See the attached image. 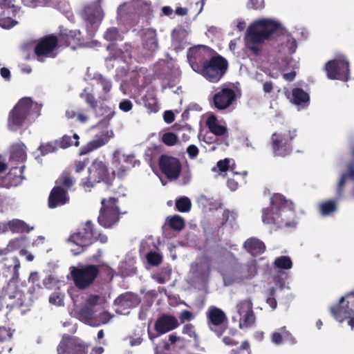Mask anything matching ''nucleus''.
Wrapping results in <instances>:
<instances>
[{"label":"nucleus","instance_id":"obj_1","mask_svg":"<svg viewBox=\"0 0 354 354\" xmlns=\"http://www.w3.org/2000/svg\"><path fill=\"white\" fill-rule=\"evenodd\" d=\"M277 32L281 33L279 52L284 55V59L295 53L297 48V41L281 24L272 19L264 18L254 21L249 26L245 36V47L254 55H257L261 50L262 44L270 36Z\"/></svg>","mask_w":354,"mask_h":354},{"label":"nucleus","instance_id":"obj_2","mask_svg":"<svg viewBox=\"0 0 354 354\" xmlns=\"http://www.w3.org/2000/svg\"><path fill=\"white\" fill-rule=\"evenodd\" d=\"M262 221L266 224L279 227L295 226V214L292 203L281 194L273 195L270 198V206L262 211Z\"/></svg>","mask_w":354,"mask_h":354},{"label":"nucleus","instance_id":"obj_3","mask_svg":"<svg viewBox=\"0 0 354 354\" xmlns=\"http://www.w3.org/2000/svg\"><path fill=\"white\" fill-rule=\"evenodd\" d=\"M41 105L30 97L21 98L10 111L8 128L17 131L26 123L31 122L40 115Z\"/></svg>","mask_w":354,"mask_h":354},{"label":"nucleus","instance_id":"obj_4","mask_svg":"<svg viewBox=\"0 0 354 354\" xmlns=\"http://www.w3.org/2000/svg\"><path fill=\"white\" fill-rule=\"evenodd\" d=\"M227 67V63L225 59L214 55L196 72L209 82H217L225 73Z\"/></svg>","mask_w":354,"mask_h":354},{"label":"nucleus","instance_id":"obj_5","mask_svg":"<svg viewBox=\"0 0 354 354\" xmlns=\"http://www.w3.org/2000/svg\"><path fill=\"white\" fill-rule=\"evenodd\" d=\"M327 77L330 80L348 81L349 79V63L341 55L328 61L325 65Z\"/></svg>","mask_w":354,"mask_h":354},{"label":"nucleus","instance_id":"obj_6","mask_svg":"<svg viewBox=\"0 0 354 354\" xmlns=\"http://www.w3.org/2000/svg\"><path fill=\"white\" fill-rule=\"evenodd\" d=\"M88 177L86 181L83 182L84 187L87 188L92 187L95 183L102 181L109 187L113 178V176L108 173L106 166L102 161H94L88 167Z\"/></svg>","mask_w":354,"mask_h":354},{"label":"nucleus","instance_id":"obj_7","mask_svg":"<svg viewBox=\"0 0 354 354\" xmlns=\"http://www.w3.org/2000/svg\"><path fill=\"white\" fill-rule=\"evenodd\" d=\"M71 274L77 287L84 289L93 282L98 274V269L93 265L71 267Z\"/></svg>","mask_w":354,"mask_h":354},{"label":"nucleus","instance_id":"obj_8","mask_svg":"<svg viewBox=\"0 0 354 354\" xmlns=\"http://www.w3.org/2000/svg\"><path fill=\"white\" fill-rule=\"evenodd\" d=\"M102 208L98 216L99 223L104 227H110L119 220V208L115 198L102 200Z\"/></svg>","mask_w":354,"mask_h":354},{"label":"nucleus","instance_id":"obj_9","mask_svg":"<svg viewBox=\"0 0 354 354\" xmlns=\"http://www.w3.org/2000/svg\"><path fill=\"white\" fill-rule=\"evenodd\" d=\"M84 303L77 314V317L82 322L91 321L96 313L95 308L102 306L107 301L104 295H89L84 299Z\"/></svg>","mask_w":354,"mask_h":354},{"label":"nucleus","instance_id":"obj_10","mask_svg":"<svg viewBox=\"0 0 354 354\" xmlns=\"http://www.w3.org/2000/svg\"><path fill=\"white\" fill-rule=\"evenodd\" d=\"M214 55V52L211 48L200 45L189 48L187 59L191 67L196 72Z\"/></svg>","mask_w":354,"mask_h":354},{"label":"nucleus","instance_id":"obj_11","mask_svg":"<svg viewBox=\"0 0 354 354\" xmlns=\"http://www.w3.org/2000/svg\"><path fill=\"white\" fill-rule=\"evenodd\" d=\"M93 238V233L92 232L91 223L88 221L85 227L77 233L72 234L68 239V243L77 248H71V250L74 255L80 254L84 248L90 245Z\"/></svg>","mask_w":354,"mask_h":354},{"label":"nucleus","instance_id":"obj_12","mask_svg":"<svg viewBox=\"0 0 354 354\" xmlns=\"http://www.w3.org/2000/svg\"><path fill=\"white\" fill-rule=\"evenodd\" d=\"M295 136V131L273 133L272 147L274 156L283 157L288 155L291 151L290 142Z\"/></svg>","mask_w":354,"mask_h":354},{"label":"nucleus","instance_id":"obj_13","mask_svg":"<svg viewBox=\"0 0 354 354\" xmlns=\"http://www.w3.org/2000/svg\"><path fill=\"white\" fill-rule=\"evenodd\" d=\"M58 354H86L87 347L75 337L64 336L57 346Z\"/></svg>","mask_w":354,"mask_h":354},{"label":"nucleus","instance_id":"obj_14","mask_svg":"<svg viewBox=\"0 0 354 354\" xmlns=\"http://www.w3.org/2000/svg\"><path fill=\"white\" fill-rule=\"evenodd\" d=\"M208 326L217 335L223 334L226 328L227 319L225 314L219 308L211 307L207 312Z\"/></svg>","mask_w":354,"mask_h":354},{"label":"nucleus","instance_id":"obj_15","mask_svg":"<svg viewBox=\"0 0 354 354\" xmlns=\"http://www.w3.org/2000/svg\"><path fill=\"white\" fill-rule=\"evenodd\" d=\"M134 156L117 150L113 153L112 176L122 177L129 167H133Z\"/></svg>","mask_w":354,"mask_h":354},{"label":"nucleus","instance_id":"obj_16","mask_svg":"<svg viewBox=\"0 0 354 354\" xmlns=\"http://www.w3.org/2000/svg\"><path fill=\"white\" fill-rule=\"evenodd\" d=\"M14 1L15 0H0V26L3 28H10L17 24L10 17V15L17 11Z\"/></svg>","mask_w":354,"mask_h":354},{"label":"nucleus","instance_id":"obj_17","mask_svg":"<svg viewBox=\"0 0 354 354\" xmlns=\"http://www.w3.org/2000/svg\"><path fill=\"white\" fill-rule=\"evenodd\" d=\"M84 19L87 21L91 27L88 26V31L93 32L102 21L104 14L99 3H95L85 8L83 13Z\"/></svg>","mask_w":354,"mask_h":354},{"label":"nucleus","instance_id":"obj_18","mask_svg":"<svg viewBox=\"0 0 354 354\" xmlns=\"http://www.w3.org/2000/svg\"><path fill=\"white\" fill-rule=\"evenodd\" d=\"M236 100L235 91L230 88H221L214 95L213 102L215 107L224 110L232 106Z\"/></svg>","mask_w":354,"mask_h":354},{"label":"nucleus","instance_id":"obj_19","mask_svg":"<svg viewBox=\"0 0 354 354\" xmlns=\"http://www.w3.org/2000/svg\"><path fill=\"white\" fill-rule=\"evenodd\" d=\"M57 39L54 36L44 38L35 47V53L39 61H43L44 57H54L56 55Z\"/></svg>","mask_w":354,"mask_h":354},{"label":"nucleus","instance_id":"obj_20","mask_svg":"<svg viewBox=\"0 0 354 354\" xmlns=\"http://www.w3.org/2000/svg\"><path fill=\"white\" fill-rule=\"evenodd\" d=\"M344 299L345 297H342L338 305L336 307L330 308V312L337 322L346 321L348 326L353 330L354 328V311L343 305Z\"/></svg>","mask_w":354,"mask_h":354},{"label":"nucleus","instance_id":"obj_21","mask_svg":"<svg viewBox=\"0 0 354 354\" xmlns=\"http://www.w3.org/2000/svg\"><path fill=\"white\" fill-rule=\"evenodd\" d=\"M140 303L138 296L131 292H126L120 295L115 300V312L120 315H128L130 308H134Z\"/></svg>","mask_w":354,"mask_h":354},{"label":"nucleus","instance_id":"obj_22","mask_svg":"<svg viewBox=\"0 0 354 354\" xmlns=\"http://www.w3.org/2000/svg\"><path fill=\"white\" fill-rule=\"evenodd\" d=\"M160 167L162 171L171 180L176 179L180 172V164L178 159L163 156L160 160Z\"/></svg>","mask_w":354,"mask_h":354},{"label":"nucleus","instance_id":"obj_23","mask_svg":"<svg viewBox=\"0 0 354 354\" xmlns=\"http://www.w3.org/2000/svg\"><path fill=\"white\" fill-rule=\"evenodd\" d=\"M244 268H236L222 272L225 283H230L233 281H239L243 279L250 278L256 273V266L252 265L248 273L243 272Z\"/></svg>","mask_w":354,"mask_h":354},{"label":"nucleus","instance_id":"obj_24","mask_svg":"<svg viewBox=\"0 0 354 354\" xmlns=\"http://www.w3.org/2000/svg\"><path fill=\"white\" fill-rule=\"evenodd\" d=\"M210 272V263L208 259L202 258L192 266L191 273L198 281H205Z\"/></svg>","mask_w":354,"mask_h":354},{"label":"nucleus","instance_id":"obj_25","mask_svg":"<svg viewBox=\"0 0 354 354\" xmlns=\"http://www.w3.org/2000/svg\"><path fill=\"white\" fill-rule=\"evenodd\" d=\"M178 325V319L175 317L165 315L156 320L155 330L162 335L176 328Z\"/></svg>","mask_w":354,"mask_h":354},{"label":"nucleus","instance_id":"obj_26","mask_svg":"<svg viewBox=\"0 0 354 354\" xmlns=\"http://www.w3.org/2000/svg\"><path fill=\"white\" fill-rule=\"evenodd\" d=\"M142 47L149 53L156 51L158 41L156 31L151 28L144 30L142 33Z\"/></svg>","mask_w":354,"mask_h":354},{"label":"nucleus","instance_id":"obj_27","mask_svg":"<svg viewBox=\"0 0 354 354\" xmlns=\"http://www.w3.org/2000/svg\"><path fill=\"white\" fill-rule=\"evenodd\" d=\"M205 123L210 132L217 136H223L227 133L226 122L223 120H218L214 114L207 116Z\"/></svg>","mask_w":354,"mask_h":354},{"label":"nucleus","instance_id":"obj_28","mask_svg":"<svg viewBox=\"0 0 354 354\" xmlns=\"http://www.w3.org/2000/svg\"><path fill=\"white\" fill-rule=\"evenodd\" d=\"M68 201L66 191L61 187L56 186L53 189L48 198V206L50 208H55L66 204Z\"/></svg>","mask_w":354,"mask_h":354},{"label":"nucleus","instance_id":"obj_29","mask_svg":"<svg viewBox=\"0 0 354 354\" xmlns=\"http://www.w3.org/2000/svg\"><path fill=\"white\" fill-rule=\"evenodd\" d=\"M288 97L292 103L298 106L299 109L306 108L309 104V95L301 88H293Z\"/></svg>","mask_w":354,"mask_h":354},{"label":"nucleus","instance_id":"obj_30","mask_svg":"<svg viewBox=\"0 0 354 354\" xmlns=\"http://www.w3.org/2000/svg\"><path fill=\"white\" fill-rule=\"evenodd\" d=\"M271 341L273 344L277 345H279L283 342H287L292 344L296 343L295 337L285 327H281L274 331L272 335Z\"/></svg>","mask_w":354,"mask_h":354},{"label":"nucleus","instance_id":"obj_31","mask_svg":"<svg viewBox=\"0 0 354 354\" xmlns=\"http://www.w3.org/2000/svg\"><path fill=\"white\" fill-rule=\"evenodd\" d=\"M97 84L102 87V91L99 95V99L102 101H106L110 99V91L112 88L111 81L101 75L95 76Z\"/></svg>","mask_w":354,"mask_h":354},{"label":"nucleus","instance_id":"obj_32","mask_svg":"<svg viewBox=\"0 0 354 354\" xmlns=\"http://www.w3.org/2000/svg\"><path fill=\"white\" fill-rule=\"evenodd\" d=\"M23 3L28 7H36L39 6H53L58 9L65 11L68 3L65 0H60L58 3L49 2L48 0H22Z\"/></svg>","mask_w":354,"mask_h":354},{"label":"nucleus","instance_id":"obj_33","mask_svg":"<svg viewBox=\"0 0 354 354\" xmlns=\"http://www.w3.org/2000/svg\"><path fill=\"white\" fill-rule=\"evenodd\" d=\"M243 245L245 250L252 255L263 253L266 248L264 243L255 238L248 239Z\"/></svg>","mask_w":354,"mask_h":354},{"label":"nucleus","instance_id":"obj_34","mask_svg":"<svg viewBox=\"0 0 354 354\" xmlns=\"http://www.w3.org/2000/svg\"><path fill=\"white\" fill-rule=\"evenodd\" d=\"M10 159L15 162H22L26 159V147L19 142L12 146L10 149Z\"/></svg>","mask_w":354,"mask_h":354},{"label":"nucleus","instance_id":"obj_35","mask_svg":"<svg viewBox=\"0 0 354 354\" xmlns=\"http://www.w3.org/2000/svg\"><path fill=\"white\" fill-rule=\"evenodd\" d=\"M110 138L111 136H109L108 134H104L100 137L96 138L95 139L89 142L84 148H82L81 154L88 153L102 147L109 142Z\"/></svg>","mask_w":354,"mask_h":354},{"label":"nucleus","instance_id":"obj_36","mask_svg":"<svg viewBox=\"0 0 354 354\" xmlns=\"http://www.w3.org/2000/svg\"><path fill=\"white\" fill-rule=\"evenodd\" d=\"M298 67V62L297 60L294 59L293 58H288L286 57V59L283 61L282 63V70L285 71L287 69L292 68V71L290 73H283V78L287 81H292L294 80L296 72L295 69Z\"/></svg>","mask_w":354,"mask_h":354},{"label":"nucleus","instance_id":"obj_37","mask_svg":"<svg viewBox=\"0 0 354 354\" xmlns=\"http://www.w3.org/2000/svg\"><path fill=\"white\" fill-rule=\"evenodd\" d=\"M144 105L149 113H157L159 110L157 99L153 91H148L144 97Z\"/></svg>","mask_w":354,"mask_h":354},{"label":"nucleus","instance_id":"obj_38","mask_svg":"<svg viewBox=\"0 0 354 354\" xmlns=\"http://www.w3.org/2000/svg\"><path fill=\"white\" fill-rule=\"evenodd\" d=\"M234 164L233 160L230 158H225L223 160H219L217 162L216 167L212 168V171H215L218 169L221 172H225L230 170V172L232 176H239V174L234 171Z\"/></svg>","mask_w":354,"mask_h":354},{"label":"nucleus","instance_id":"obj_39","mask_svg":"<svg viewBox=\"0 0 354 354\" xmlns=\"http://www.w3.org/2000/svg\"><path fill=\"white\" fill-rule=\"evenodd\" d=\"M8 223L9 230L16 233L28 232L33 229V227H29L24 221L13 219Z\"/></svg>","mask_w":354,"mask_h":354},{"label":"nucleus","instance_id":"obj_40","mask_svg":"<svg viewBox=\"0 0 354 354\" xmlns=\"http://www.w3.org/2000/svg\"><path fill=\"white\" fill-rule=\"evenodd\" d=\"M233 321L239 322V326L241 329H245L251 327L255 322L254 314H248L239 316H233Z\"/></svg>","mask_w":354,"mask_h":354},{"label":"nucleus","instance_id":"obj_41","mask_svg":"<svg viewBox=\"0 0 354 354\" xmlns=\"http://www.w3.org/2000/svg\"><path fill=\"white\" fill-rule=\"evenodd\" d=\"M319 212L322 216H329L337 209V201H326L319 205Z\"/></svg>","mask_w":354,"mask_h":354},{"label":"nucleus","instance_id":"obj_42","mask_svg":"<svg viewBox=\"0 0 354 354\" xmlns=\"http://www.w3.org/2000/svg\"><path fill=\"white\" fill-rule=\"evenodd\" d=\"M254 314L252 303L250 299H244L239 301L236 306V314L234 316Z\"/></svg>","mask_w":354,"mask_h":354},{"label":"nucleus","instance_id":"obj_43","mask_svg":"<svg viewBox=\"0 0 354 354\" xmlns=\"http://www.w3.org/2000/svg\"><path fill=\"white\" fill-rule=\"evenodd\" d=\"M112 317L113 315H111L109 312L104 311L97 316L95 314L93 317H91V321L85 322L84 323L93 326H97L100 324L108 323L112 319Z\"/></svg>","mask_w":354,"mask_h":354},{"label":"nucleus","instance_id":"obj_44","mask_svg":"<svg viewBox=\"0 0 354 354\" xmlns=\"http://www.w3.org/2000/svg\"><path fill=\"white\" fill-rule=\"evenodd\" d=\"M351 153L352 156V162L351 165H348V174H342L340 178V180L338 183V191L339 192H341V189L343 187V185L345 183V181L348 177H350L352 179H354V145L352 146L351 149Z\"/></svg>","mask_w":354,"mask_h":354},{"label":"nucleus","instance_id":"obj_45","mask_svg":"<svg viewBox=\"0 0 354 354\" xmlns=\"http://www.w3.org/2000/svg\"><path fill=\"white\" fill-rule=\"evenodd\" d=\"M292 263L290 257L282 256L277 258L274 261V268L280 270H289L292 268Z\"/></svg>","mask_w":354,"mask_h":354},{"label":"nucleus","instance_id":"obj_46","mask_svg":"<svg viewBox=\"0 0 354 354\" xmlns=\"http://www.w3.org/2000/svg\"><path fill=\"white\" fill-rule=\"evenodd\" d=\"M64 293L59 289L53 292L49 297V302L50 304L56 306H64Z\"/></svg>","mask_w":354,"mask_h":354},{"label":"nucleus","instance_id":"obj_47","mask_svg":"<svg viewBox=\"0 0 354 354\" xmlns=\"http://www.w3.org/2000/svg\"><path fill=\"white\" fill-rule=\"evenodd\" d=\"M73 139L75 140L74 142L72 141L71 138L68 136H64L60 140H58L59 147L62 149H66L70 146L79 145V136L77 134L75 133L73 136Z\"/></svg>","mask_w":354,"mask_h":354},{"label":"nucleus","instance_id":"obj_48","mask_svg":"<svg viewBox=\"0 0 354 354\" xmlns=\"http://www.w3.org/2000/svg\"><path fill=\"white\" fill-rule=\"evenodd\" d=\"M169 226L176 230H181L185 226V221L180 216H173L167 218Z\"/></svg>","mask_w":354,"mask_h":354},{"label":"nucleus","instance_id":"obj_49","mask_svg":"<svg viewBox=\"0 0 354 354\" xmlns=\"http://www.w3.org/2000/svg\"><path fill=\"white\" fill-rule=\"evenodd\" d=\"M58 147H59L58 145V140H54L46 144H41L39 147V150L43 155H45L51 152H54L57 149Z\"/></svg>","mask_w":354,"mask_h":354},{"label":"nucleus","instance_id":"obj_50","mask_svg":"<svg viewBox=\"0 0 354 354\" xmlns=\"http://www.w3.org/2000/svg\"><path fill=\"white\" fill-rule=\"evenodd\" d=\"M176 206L178 211L182 212H187L190 210L192 203L188 198L181 197L176 201Z\"/></svg>","mask_w":354,"mask_h":354},{"label":"nucleus","instance_id":"obj_51","mask_svg":"<svg viewBox=\"0 0 354 354\" xmlns=\"http://www.w3.org/2000/svg\"><path fill=\"white\" fill-rule=\"evenodd\" d=\"M80 96L93 109L97 106V100L90 91L85 88L80 94Z\"/></svg>","mask_w":354,"mask_h":354},{"label":"nucleus","instance_id":"obj_52","mask_svg":"<svg viewBox=\"0 0 354 354\" xmlns=\"http://www.w3.org/2000/svg\"><path fill=\"white\" fill-rule=\"evenodd\" d=\"M57 186H61L62 185L63 187H66V188H69L71 187L73 184V178L70 176V174H68V173L66 172H64L62 174V175L58 178V180H57Z\"/></svg>","mask_w":354,"mask_h":354},{"label":"nucleus","instance_id":"obj_53","mask_svg":"<svg viewBox=\"0 0 354 354\" xmlns=\"http://www.w3.org/2000/svg\"><path fill=\"white\" fill-rule=\"evenodd\" d=\"M171 274V268L167 267L164 268L161 272L156 274L153 276V278L157 280L160 283H164L170 279Z\"/></svg>","mask_w":354,"mask_h":354},{"label":"nucleus","instance_id":"obj_54","mask_svg":"<svg viewBox=\"0 0 354 354\" xmlns=\"http://www.w3.org/2000/svg\"><path fill=\"white\" fill-rule=\"evenodd\" d=\"M162 140L165 145L173 146L178 142V137L172 132H166L162 135Z\"/></svg>","mask_w":354,"mask_h":354},{"label":"nucleus","instance_id":"obj_55","mask_svg":"<svg viewBox=\"0 0 354 354\" xmlns=\"http://www.w3.org/2000/svg\"><path fill=\"white\" fill-rule=\"evenodd\" d=\"M66 36V46H69L71 44L72 42L77 43L78 44H80V32L79 30H71L65 34Z\"/></svg>","mask_w":354,"mask_h":354},{"label":"nucleus","instance_id":"obj_56","mask_svg":"<svg viewBox=\"0 0 354 354\" xmlns=\"http://www.w3.org/2000/svg\"><path fill=\"white\" fill-rule=\"evenodd\" d=\"M162 256L156 252H150L147 255V259L149 264L158 266L162 261Z\"/></svg>","mask_w":354,"mask_h":354},{"label":"nucleus","instance_id":"obj_57","mask_svg":"<svg viewBox=\"0 0 354 354\" xmlns=\"http://www.w3.org/2000/svg\"><path fill=\"white\" fill-rule=\"evenodd\" d=\"M183 333L193 338L196 342L198 341V335L195 331L194 327L190 324H185L183 328Z\"/></svg>","mask_w":354,"mask_h":354},{"label":"nucleus","instance_id":"obj_58","mask_svg":"<svg viewBox=\"0 0 354 354\" xmlns=\"http://www.w3.org/2000/svg\"><path fill=\"white\" fill-rule=\"evenodd\" d=\"M12 330L10 328L0 326V342L10 340L12 336Z\"/></svg>","mask_w":354,"mask_h":354},{"label":"nucleus","instance_id":"obj_59","mask_svg":"<svg viewBox=\"0 0 354 354\" xmlns=\"http://www.w3.org/2000/svg\"><path fill=\"white\" fill-rule=\"evenodd\" d=\"M26 237H20L15 239H13L10 241L8 245V248L9 250H13L17 249L23 245L25 242Z\"/></svg>","mask_w":354,"mask_h":354},{"label":"nucleus","instance_id":"obj_60","mask_svg":"<svg viewBox=\"0 0 354 354\" xmlns=\"http://www.w3.org/2000/svg\"><path fill=\"white\" fill-rule=\"evenodd\" d=\"M118 37V32L115 28L108 29L104 35V38L109 41L116 40Z\"/></svg>","mask_w":354,"mask_h":354},{"label":"nucleus","instance_id":"obj_61","mask_svg":"<svg viewBox=\"0 0 354 354\" xmlns=\"http://www.w3.org/2000/svg\"><path fill=\"white\" fill-rule=\"evenodd\" d=\"M89 120V115L87 111H80L77 114V120L80 123L85 124Z\"/></svg>","mask_w":354,"mask_h":354},{"label":"nucleus","instance_id":"obj_62","mask_svg":"<svg viewBox=\"0 0 354 354\" xmlns=\"http://www.w3.org/2000/svg\"><path fill=\"white\" fill-rule=\"evenodd\" d=\"M248 7L253 9H261L264 7L263 0H250L248 2Z\"/></svg>","mask_w":354,"mask_h":354},{"label":"nucleus","instance_id":"obj_63","mask_svg":"<svg viewBox=\"0 0 354 354\" xmlns=\"http://www.w3.org/2000/svg\"><path fill=\"white\" fill-rule=\"evenodd\" d=\"M57 283V280L52 276H48L44 280V285L48 289H53Z\"/></svg>","mask_w":354,"mask_h":354},{"label":"nucleus","instance_id":"obj_64","mask_svg":"<svg viewBox=\"0 0 354 354\" xmlns=\"http://www.w3.org/2000/svg\"><path fill=\"white\" fill-rule=\"evenodd\" d=\"M133 104L129 100H124L119 104V108L124 112L129 111L131 110Z\"/></svg>","mask_w":354,"mask_h":354}]
</instances>
